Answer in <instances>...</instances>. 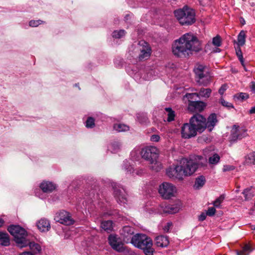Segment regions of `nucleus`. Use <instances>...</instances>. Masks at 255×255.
<instances>
[{
	"label": "nucleus",
	"instance_id": "1",
	"mask_svg": "<svg viewBox=\"0 0 255 255\" xmlns=\"http://www.w3.org/2000/svg\"><path fill=\"white\" fill-rule=\"evenodd\" d=\"M201 49V42L191 32L186 33L175 40L172 47L173 54L180 58L186 57L192 52H198Z\"/></svg>",
	"mask_w": 255,
	"mask_h": 255
},
{
	"label": "nucleus",
	"instance_id": "2",
	"mask_svg": "<svg viewBox=\"0 0 255 255\" xmlns=\"http://www.w3.org/2000/svg\"><path fill=\"white\" fill-rule=\"evenodd\" d=\"M181 165L170 167L166 173L170 178L182 180L185 176L193 174L198 167V164L192 159H182Z\"/></svg>",
	"mask_w": 255,
	"mask_h": 255
},
{
	"label": "nucleus",
	"instance_id": "3",
	"mask_svg": "<svg viewBox=\"0 0 255 255\" xmlns=\"http://www.w3.org/2000/svg\"><path fill=\"white\" fill-rule=\"evenodd\" d=\"M202 116L196 114L191 118L189 123H185L181 127V134L182 138L189 139L195 137L197 132H203V123Z\"/></svg>",
	"mask_w": 255,
	"mask_h": 255
},
{
	"label": "nucleus",
	"instance_id": "4",
	"mask_svg": "<svg viewBox=\"0 0 255 255\" xmlns=\"http://www.w3.org/2000/svg\"><path fill=\"white\" fill-rule=\"evenodd\" d=\"M131 243L135 247L143 251L146 255H152L154 249L152 248V241L144 234H137L132 236Z\"/></svg>",
	"mask_w": 255,
	"mask_h": 255
},
{
	"label": "nucleus",
	"instance_id": "5",
	"mask_svg": "<svg viewBox=\"0 0 255 255\" xmlns=\"http://www.w3.org/2000/svg\"><path fill=\"white\" fill-rule=\"evenodd\" d=\"M158 153V149L154 146H146L141 151L142 157L149 161L152 164L150 168L156 171H158L162 168L161 164L156 160Z\"/></svg>",
	"mask_w": 255,
	"mask_h": 255
},
{
	"label": "nucleus",
	"instance_id": "6",
	"mask_svg": "<svg viewBox=\"0 0 255 255\" xmlns=\"http://www.w3.org/2000/svg\"><path fill=\"white\" fill-rule=\"evenodd\" d=\"M174 15L179 22L182 25H190L196 21L195 10L187 5L184 6L182 8L175 10Z\"/></svg>",
	"mask_w": 255,
	"mask_h": 255
},
{
	"label": "nucleus",
	"instance_id": "7",
	"mask_svg": "<svg viewBox=\"0 0 255 255\" xmlns=\"http://www.w3.org/2000/svg\"><path fill=\"white\" fill-rule=\"evenodd\" d=\"M8 231L14 237V241L20 248L27 246L28 240L26 239V231L18 225H10L7 228Z\"/></svg>",
	"mask_w": 255,
	"mask_h": 255
},
{
	"label": "nucleus",
	"instance_id": "8",
	"mask_svg": "<svg viewBox=\"0 0 255 255\" xmlns=\"http://www.w3.org/2000/svg\"><path fill=\"white\" fill-rule=\"evenodd\" d=\"M197 82L200 85L207 86L211 81V76L208 72V68L203 65H198L194 69Z\"/></svg>",
	"mask_w": 255,
	"mask_h": 255
},
{
	"label": "nucleus",
	"instance_id": "9",
	"mask_svg": "<svg viewBox=\"0 0 255 255\" xmlns=\"http://www.w3.org/2000/svg\"><path fill=\"white\" fill-rule=\"evenodd\" d=\"M158 192L164 199H168L174 196L176 188L170 183L163 182L159 186Z\"/></svg>",
	"mask_w": 255,
	"mask_h": 255
},
{
	"label": "nucleus",
	"instance_id": "10",
	"mask_svg": "<svg viewBox=\"0 0 255 255\" xmlns=\"http://www.w3.org/2000/svg\"><path fill=\"white\" fill-rule=\"evenodd\" d=\"M108 241L114 250L118 252H124L125 251L124 244L117 235H110L108 237Z\"/></svg>",
	"mask_w": 255,
	"mask_h": 255
},
{
	"label": "nucleus",
	"instance_id": "11",
	"mask_svg": "<svg viewBox=\"0 0 255 255\" xmlns=\"http://www.w3.org/2000/svg\"><path fill=\"white\" fill-rule=\"evenodd\" d=\"M114 189V194L117 202L121 204L127 203V194L124 188L120 187L117 184L112 185Z\"/></svg>",
	"mask_w": 255,
	"mask_h": 255
},
{
	"label": "nucleus",
	"instance_id": "12",
	"mask_svg": "<svg viewBox=\"0 0 255 255\" xmlns=\"http://www.w3.org/2000/svg\"><path fill=\"white\" fill-rule=\"evenodd\" d=\"M54 219L56 221L67 226L72 225L74 222L69 213L65 211H61L57 213Z\"/></svg>",
	"mask_w": 255,
	"mask_h": 255
},
{
	"label": "nucleus",
	"instance_id": "13",
	"mask_svg": "<svg viewBox=\"0 0 255 255\" xmlns=\"http://www.w3.org/2000/svg\"><path fill=\"white\" fill-rule=\"evenodd\" d=\"M139 45L141 47L140 48V53L138 58L140 60H144L148 59L151 55V49L148 43L144 41L139 42Z\"/></svg>",
	"mask_w": 255,
	"mask_h": 255
},
{
	"label": "nucleus",
	"instance_id": "14",
	"mask_svg": "<svg viewBox=\"0 0 255 255\" xmlns=\"http://www.w3.org/2000/svg\"><path fill=\"white\" fill-rule=\"evenodd\" d=\"M202 118L203 120H202L203 123V131L207 128L209 131H212L214 127L216 125V123L218 122L217 119V116L215 114H211L208 118L207 120L206 121V118H205L202 116Z\"/></svg>",
	"mask_w": 255,
	"mask_h": 255
},
{
	"label": "nucleus",
	"instance_id": "15",
	"mask_svg": "<svg viewBox=\"0 0 255 255\" xmlns=\"http://www.w3.org/2000/svg\"><path fill=\"white\" fill-rule=\"evenodd\" d=\"M160 209L157 212L158 213L174 214L178 212L179 208L176 205H166L162 203L160 205Z\"/></svg>",
	"mask_w": 255,
	"mask_h": 255
},
{
	"label": "nucleus",
	"instance_id": "16",
	"mask_svg": "<svg viewBox=\"0 0 255 255\" xmlns=\"http://www.w3.org/2000/svg\"><path fill=\"white\" fill-rule=\"evenodd\" d=\"M205 104L201 101H189L188 109L191 112H200L205 107Z\"/></svg>",
	"mask_w": 255,
	"mask_h": 255
},
{
	"label": "nucleus",
	"instance_id": "17",
	"mask_svg": "<svg viewBox=\"0 0 255 255\" xmlns=\"http://www.w3.org/2000/svg\"><path fill=\"white\" fill-rule=\"evenodd\" d=\"M246 130L240 128L239 126L234 125L231 131V135L233 140L242 139L246 136Z\"/></svg>",
	"mask_w": 255,
	"mask_h": 255
},
{
	"label": "nucleus",
	"instance_id": "18",
	"mask_svg": "<svg viewBox=\"0 0 255 255\" xmlns=\"http://www.w3.org/2000/svg\"><path fill=\"white\" fill-rule=\"evenodd\" d=\"M211 92L212 90L211 89L202 88L200 89L198 93L187 94L186 95V96L188 99H192L195 96L198 97L208 98L210 96Z\"/></svg>",
	"mask_w": 255,
	"mask_h": 255
},
{
	"label": "nucleus",
	"instance_id": "19",
	"mask_svg": "<svg viewBox=\"0 0 255 255\" xmlns=\"http://www.w3.org/2000/svg\"><path fill=\"white\" fill-rule=\"evenodd\" d=\"M254 249L252 244H246L243 247L241 250L236 251L237 255H249Z\"/></svg>",
	"mask_w": 255,
	"mask_h": 255
},
{
	"label": "nucleus",
	"instance_id": "20",
	"mask_svg": "<svg viewBox=\"0 0 255 255\" xmlns=\"http://www.w3.org/2000/svg\"><path fill=\"white\" fill-rule=\"evenodd\" d=\"M38 229L41 232H47L50 229V225L48 220L41 219L37 223Z\"/></svg>",
	"mask_w": 255,
	"mask_h": 255
},
{
	"label": "nucleus",
	"instance_id": "21",
	"mask_svg": "<svg viewBox=\"0 0 255 255\" xmlns=\"http://www.w3.org/2000/svg\"><path fill=\"white\" fill-rule=\"evenodd\" d=\"M155 244L160 247H166L169 244V240L167 237L160 235L156 237L155 239Z\"/></svg>",
	"mask_w": 255,
	"mask_h": 255
},
{
	"label": "nucleus",
	"instance_id": "22",
	"mask_svg": "<svg viewBox=\"0 0 255 255\" xmlns=\"http://www.w3.org/2000/svg\"><path fill=\"white\" fill-rule=\"evenodd\" d=\"M40 188L43 192L49 193L55 189V185L52 182L43 181L40 184Z\"/></svg>",
	"mask_w": 255,
	"mask_h": 255
},
{
	"label": "nucleus",
	"instance_id": "23",
	"mask_svg": "<svg viewBox=\"0 0 255 255\" xmlns=\"http://www.w3.org/2000/svg\"><path fill=\"white\" fill-rule=\"evenodd\" d=\"M134 233V229L130 226H126L123 227L121 234L123 236L124 240L127 241L132 236Z\"/></svg>",
	"mask_w": 255,
	"mask_h": 255
},
{
	"label": "nucleus",
	"instance_id": "24",
	"mask_svg": "<svg viewBox=\"0 0 255 255\" xmlns=\"http://www.w3.org/2000/svg\"><path fill=\"white\" fill-rule=\"evenodd\" d=\"M0 244L3 246H8L10 244L9 235L6 233L0 232Z\"/></svg>",
	"mask_w": 255,
	"mask_h": 255
},
{
	"label": "nucleus",
	"instance_id": "25",
	"mask_svg": "<svg viewBox=\"0 0 255 255\" xmlns=\"http://www.w3.org/2000/svg\"><path fill=\"white\" fill-rule=\"evenodd\" d=\"M101 227L105 231L110 232L113 230V222L111 220L103 221Z\"/></svg>",
	"mask_w": 255,
	"mask_h": 255
},
{
	"label": "nucleus",
	"instance_id": "26",
	"mask_svg": "<svg viewBox=\"0 0 255 255\" xmlns=\"http://www.w3.org/2000/svg\"><path fill=\"white\" fill-rule=\"evenodd\" d=\"M246 31L241 30L238 35V45L239 46H243L246 42Z\"/></svg>",
	"mask_w": 255,
	"mask_h": 255
},
{
	"label": "nucleus",
	"instance_id": "27",
	"mask_svg": "<svg viewBox=\"0 0 255 255\" xmlns=\"http://www.w3.org/2000/svg\"><path fill=\"white\" fill-rule=\"evenodd\" d=\"M27 246H29L30 250L35 254L39 253L41 251V247L38 244L35 243L34 242H30L28 241Z\"/></svg>",
	"mask_w": 255,
	"mask_h": 255
},
{
	"label": "nucleus",
	"instance_id": "28",
	"mask_svg": "<svg viewBox=\"0 0 255 255\" xmlns=\"http://www.w3.org/2000/svg\"><path fill=\"white\" fill-rule=\"evenodd\" d=\"M114 128L118 132L126 131L129 130V127L122 124H115Z\"/></svg>",
	"mask_w": 255,
	"mask_h": 255
},
{
	"label": "nucleus",
	"instance_id": "29",
	"mask_svg": "<svg viewBox=\"0 0 255 255\" xmlns=\"http://www.w3.org/2000/svg\"><path fill=\"white\" fill-rule=\"evenodd\" d=\"M205 183V177L203 176H201L198 178H196L195 183L194 184V188L195 189H199L202 187Z\"/></svg>",
	"mask_w": 255,
	"mask_h": 255
},
{
	"label": "nucleus",
	"instance_id": "30",
	"mask_svg": "<svg viewBox=\"0 0 255 255\" xmlns=\"http://www.w3.org/2000/svg\"><path fill=\"white\" fill-rule=\"evenodd\" d=\"M165 110L167 112V121L168 122L173 121L175 117L174 111H173L170 108H166Z\"/></svg>",
	"mask_w": 255,
	"mask_h": 255
},
{
	"label": "nucleus",
	"instance_id": "31",
	"mask_svg": "<svg viewBox=\"0 0 255 255\" xmlns=\"http://www.w3.org/2000/svg\"><path fill=\"white\" fill-rule=\"evenodd\" d=\"M243 194L244 195L246 200H250L254 196V193L250 188H247L245 189L243 192Z\"/></svg>",
	"mask_w": 255,
	"mask_h": 255
},
{
	"label": "nucleus",
	"instance_id": "32",
	"mask_svg": "<svg viewBox=\"0 0 255 255\" xmlns=\"http://www.w3.org/2000/svg\"><path fill=\"white\" fill-rule=\"evenodd\" d=\"M220 157L217 154H214L209 158V163L211 164H217L220 161Z\"/></svg>",
	"mask_w": 255,
	"mask_h": 255
},
{
	"label": "nucleus",
	"instance_id": "33",
	"mask_svg": "<svg viewBox=\"0 0 255 255\" xmlns=\"http://www.w3.org/2000/svg\"><path fill=\"white\" fill-rule=\"evenodd\" d=\"M234 98L238 100L244 101L248 99L249 98V96L247 93H240L236 94L234 96Z\"/></svg>",
	"mask_w": 255,
	"mask_h": 255
},
{
	"label": "nucleus",
	"instance_id": "34",
	"mask_svg": "<svg viewBox=\"0 0 255 255\" xmlns=\"http://www.w3.org/2000/svg\"><path fill=\"white\" fill-rule=\"evenodd\" d=\"M126 34L124 30H120L119 31H114L113 33V37L116 38H120L124 36Z\"/></svg>",
	"mask_w": 255,
	"mask_h": 255
},
{
	"label": "nucleus",
	"instance_id": "35",
	"mask_svg": "<svg viewBox=\"0 0 255 255\" xmlns=\"http://www.w3.org/2000/svg\"><path fill=\"white\" fill-rule=\"evenodd\" d=\"M137 119L141 124H146L148 122V118L146 116L142 114H138Z\"/></svg>",
	"mask_w": 255,
	"mask_h": 255
},
{
	"label": "nucleus",
	"instance_id": "36",
	"mask_svg": "<svg viewBox=\"0 0 255 255\" xmlns=\"http://www.w3.org/2000/svg\"><path fill=\"white\" fill-rule=\"evenodd\" d=\"M236 55L240 61L241 64H243V61L244 60L243 53L241 50V49L240 48V46H238V47L236 49Z\"/></svg>",
	"mask_w": 255,
	"mask_h": 255
},
{
	"label": "nucleus",
	"instance_id": "37",
	"mask_svg": "<svg viewBox=\"0 0 255 255\" xmlns=\"http://www.w3.org/2000/svg\"><path fill=\"white\" fill-rule=\"evenodd\" d=\"M212 43L213 44L216 46V47H219L221 45V39L220 36L217 35L215 37L213 38L212 40Z\"/></svg>",
	"mask_w": 255,
	"mask_h": 255
},
{
	"label": "nucleus",
	"instance_id": "38",
	"mask_svg": "<svg viewBox=\"0 0 255 255\" xmlns=\"http://www.w3.org/2000/svg\"><path fill=\"white\" fill-rule=\"evenodd\" d=\"M224 198L225 197L223 195H221V196H220V197L217 198L216 200L214 202V206L216 207H219L224 200Z\"/></svg>",
	"mask_w": 255,
	"mask_h": 255
},
{
	"label": "nucleus",
	"instance_id": "39",
	"mask_svg": "<svg viewBox=\"0 0 255 255\" xmlns=\"http://www.w3.org/2000/svg\"><path fill=\"white\" fill-rule=\"evenodd\" d=\"M95 126V120L93 118L89 117L86 121V126L88 128H92Z\"/></svg>",
	"mask_w": 255,
	"mask_h": 255
},
{
	"label": "nucleus",
	"instance_id": "40",
	"mask_svg": "<svg viewBox=\"0 0 255 255\" xmlns=\"http://www.w3.org/2000/svg\"><path fill=\"white\" fill-rule=\"evenodd\" d=\"M44 22V21H43L41 20H31L29 21V25L30 26H31V27H36Z\"/></svg>",
	"mask_w": 255,
	"mask_h": 255
},
{
	"label": "nucleus",
	"instance_id": "41",
	"mask_svg": "<svg viewBox=\"0 0 255 255\" xmlns=\"http://www.w3.org/2000/svg\"><path fill=\"white\" fill-rule=\"evenodd\" d=\"M124 169L127 173H131L133 170V167L130 166L128 161L124 162Z\"/></svg>",
	"mask_w": 255,
	"mask_h": 255
},
{
	"label": "nucleus",
	"instance_id": "42",
	"mask_svg": "<svg viewBox=\"0 0 255 255\" xmlns=\"http://www.w3.org/2000/svg\"><path fill=\"white\" fill-rule=\"evenodd\" d=\"M220 103L224 107H228V108H234V106L233 105L230 103H229L227 101H226L224 99H223L222 98H221L220 99Z\"/></svg>",
	"mask_w": 255,
	"mask_h": 255
},
{
	"label": "nucleus",
	"instance_id": "43",
	"mask_svg": "<svg viewBox=\"0 0 255 255\" xmlns=\"http://www.w3.org/2000/svg\"><path fill=\"white\" fill-rule=\"evenodd\" d=\"M235 169V166L231 165H224L223 168L224 172L230 171L234 170Z\"/></svg>",
	"mask_w": 255,
	"mask_h": 255
},
{
	"label": "nucleus",
	"instance_id": "44",
	"mask_svg": "<svg viewBox=\"0 0 255 255\" xmlns=\"http://www.w3.org/2000/svg\"><path fill=\"white\" fill-rule=\"evenodd\" d=\"M216 212V209L214 207H210L207 211L206 215L209 216H213Z\"/></svg>",
	"mask_w": 255,
	"mask_h": 255
},
{
	"label": "nucleus",
	"instance_id": "45",
	"mask_svg": "<svg viewBox=\"0 0 255 255\" xmlns=\"http://www.w3.org/2000/svg\"><path fill=\"white\" fill-rule=\"evenodd\" d=\"M228 86L227 84H223L222 85V86L220 88L219 90V93L221 95H223L224 93V92L226 91L227 89Z\"/></svg>",
	"mask_w": 255,
	"mask_h": 255
},
{
	"label": "nucleus",
	"instance_id": "46",
	"mask_svg": "<svg viewBox=\"0 0 255 255\" xmlns=\"http://www.w3.org/2000/svg\"><path fill=\"white\" fill-rule=\"evenodd\" d=\"M160 139V136L157 134H153L150 136V140L153 142H158Z\"/></svg>",
	"mask_w": 255,
	"mask_h": 255
},
{
	"label": "nucleus",
	"instance_id": "47",
	"mask_svg": "<svg viewBox=\"0 0 255 255\" xmlns=\"http://www.w3.org/2000/svg\"><path fill=\"white\" fill-rule=\"evenodd\" d=\"M172 226V223L171 222H168L166 225L163 228V230L165 232H169L170 229Z\"/></svg>",
	"mask_w": 255,
	"mask_h": 255
},
{
	"label": "nucleus",
	"instance_id": "48",
	"mask_svg": "<svg viewBox=\"0 0 255 255\" xmlns=\"http://www.w3.org/2000/svg\"><path fill=\"white\" fill-rule=\"evenodd\" d=\"M248 159L250 160L253 159L254 160L253 163L255 164V152L250 153L247 155Z\"/></svg>",
	"mask_w": 255,
	"mask_h": 255
},
{
	"label": "nucleus",
	"instance_id": "49",
	"mask_svg": "<svg viewBox=\"0 0 255 255\" xmlns=\"http://www.w3.org/2000/svg\"><path fill=\"white\" fill-rule=\"evenodd\" d=\"M250 88L253 93H255V82H252L250 84Z\"/></svg>",
	"mask_w": 255,
	"mask_h": 255
},
{
	"label": "nucleus",
	"instance_id": "50",
	"mask_svg": "<svg viewBox=\"0 0 255 255\" xmlns=\"http://www.w3.org/2000/svg\"><path fill=\"white\" fill-rule=\"evenodd\" d=\"M206 214H205L204 213H202L200 215V216L199 217V220L201 221H203L204 220H205L206 218Z\"/></svg>",
	"mask_w": 255,
	"mask_h": 255
},
{
	"label": "nucleus",
	"instance_id": "51",
	"mask_svg": "<svg viewBox=\"0 0 255 255\" xmlns=\"http://www.w3.org/2000/svg\"><path fill=\"white\" fill-rule=\"evenodd\" d=\"M249 113L250 114H253L255 113V107H252L250 110L249 111Z\"/></svg>",
	"mask_w": 255,
	"mask_h": 255
},
{
	"label": "nucleus",
	"instance_id": "52",
	"mask_svg": "<svg viewBox=\"0 0 255 255\" xmlns=\"http://www.w3.org/2000/svg\"><path fill=\"white\" fill-rule=\"evenodd\" d=\"M20 255H33L31 253L27 252H23L20 254Z\"/></svg>",
	"mask_w": 255,
	"mask_h": 255
},
{
	"label": "nucleus",
	"instance_id": "53",
	"mask_svg": "<svg viewBox=\"0 0 255 255\" xmlns=\"http://www.w3.org/2000/svg\"><path fill=\"white\" fill-rule=\"evenodd\" d=\"M241 22L243 25L245 24L246 23L245 19L242 17L241 18Z\"/></svg>",
	"mask_w": 255,
	"mask_h": 255
},
{
	"label": "nucleus",
	"instance_id": "54",
	"mask_svg": "<svg viewBox=\"0 0 255 255\" xmlns=\"http://www.w3.org/2000/svg\"><path fill=\"white\" fill-rule=\"evenodd\" d=\"M242 65L243 66V67H244V69L245 71H247V69L246 68V65H245V62H244V60L243 61V64H242Z\"/></svg>",
	"mask_w": 255,
	"mask_h": 255
},
{
	"label": "nucleus",
	"instance_id": "55",
	"mask_svg": "<svg viewBox=\"0 0 255 255\" xmlns=\"http://www.w3.org/2000/svg\"><path fill=\"white\" fill-rule=\"evenodd\" d=\"M3 224V221L1 218H0V227H1Z\"/></svg>",
	"mask_w": 255,
	"mask_h": 255
},
{
	"label": "nucleus",
	"instance_id": "56",
	"mask_svg": "<svg viewBox=\"0 0 255 255\" xmlns=\"http://www.w3.org/2000/svg\"><path fill=\"white\" fill-rule=\"evenodd\" d=\"M216 52H220V49L219 48H217Z\"/></svg>",
	"mask_w": 255,
	"mask_h": 255
},
{
	"label": "nucleus",
	"instance_id": "57",
	"mask_svg": "<svg viewBox=\"0 0 255 255\" xmlns=\"http://www.w3.org/2000/svg\"><path fill=\"white\" fill-rule=\"evenodd\" d=\"M129 15H127L126 16V19H128V16Z\"/></svg>",
	"mask_w": 255,
	"mask_h": 255
},
{
	"label": "nucleus",
	"instance_id": "58",
	"mask_svg": "<svg viewBox=\"0 0 255 255\" xmlns=\"http://www.w3.org/2000/svg\"><path fill=\"white\" fill-rule=\"evenodd\" d=\"M254 230H255V227H254Z\"/></svg>",
	"mask_w": 255,
	"mask_h": 255
}]
</instances>
